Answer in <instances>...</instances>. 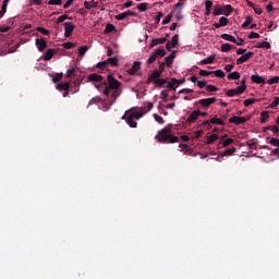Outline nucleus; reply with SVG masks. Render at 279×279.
<instances>
[{
	"label": "nucleus",
	"instance_id": "20",
	"mask_svg": "<svg viewBox=\"0 0 279 279\" xmlns=\"http://www.w3.org/2000/svg\"><path fill=\"white\" fill-rule=\"evenodd\" d=\"M57 90H69V88H71V84L64 82V83H59L57 86H56Z\"/></svg>",
	"mask_w": 279,
	"mask_h": 279
},
{
	"label": "nucleus",
	"instance_id": "24",
	"mask_svg": "<svg viewBox=\"0 0 279 279\" xmlns=\"http://www.w3.org/2000/svg\"><path fill=\"white\" fill-rule=\"evenodd\" d=\"M221 38L223 40H228V43H236V38H234V36L230 35V34H222Z\"/></svg>",
	"mask_w": 279,
	"mask_h": 279
},
{
	"label": "nucleus",
	"instance_id": "38",
	"mask_svg": "<svg viewBox=\"0 0 279 279\" xmlns=\"http://www.w3.org/2000/svg\"><path fill=\"white\" fill-rule=\"evenodd\" d=\"M155 84H156L157 88H161V86H165V84H167V80L159 78V80L156 81Z\"/></svg>",
	"mask_w": 279,
	"mask_h": 279
},
{
	"label": "nucleus",
	"instance_id": "22",
	"mask_svg": "<svg viewBox=\"0 0 279 279\" xmlns=\"http://www.w3.org/2000/svg\"><path fill=\"white\" fill-rule=\"evenodd\" d=\"M174 58H175V52H172L171 54L166 57L165 61H166L167 66H171L173 64Z\"/></svg>",
	"mask_w": 279,
	"mask_h": 279
},
{
	"label": "nucleus",
	"instance_id": "11",
	"mask_svg": "<svg viewBox=\"0 0 279 279\" xmlns=\"http://www.w3.org/2000/svg\"><path fill=\"white\" fill-rule=\"evenodd\" d=\"M161 75H162V74H160V72H157V71L155 70V71H153V73L148 76L146 83H147V84H151V82H153V84H155L156 81H157L159 77H161Z\"/></svg>",
	"mask_w": 279,
	"mask_h": 279
},
{
	"label": "nucleus",
	"instance_id": "57",
	"mask_svg": "<svg viewBox=\"0 0 279 279\" xmlns=\"http://www.w3.org/2000/svg\"><path fill=\"white\" fill-rule=\"evenodd\" d=\"M160 95L161 99H163V101H167V97H169V92L167 89H163L161 90Z\"/></svg>",
	"mask_w": 279,
	"mask_h": 279
},
{
	"label": "nucleus",
	"instance_id": "16",
	"mask_svg": "<svg viewBox=\"0 0 279 279\" xmlns=\"http://www.w3.org/2000/svg\"><path fill=\"white\" fill-rule=\"evenodd\" d=\"M165 43H167V37L153 39L151 43L149 44V47L154 48V47H156V45H165Z\"/></svg>",
	"mask_w": 279,
	"mask_h": 279
},
{
	"label": "nucleus",
	"instance_id": "29",
	"mask_svg": "<svg viewBox=\"0 0 279 279\" xmlns=\"http://www.w3.org/2000/svg\"><path fill=\"white\" fill-rule=\"evenodd\" d=\"M227 77L228 80H241V74L239 72H231Z\"/></svg>",
	"mask_w": 279,
	"mask_h": 279
},
{
	"label": "nucleus",
	"instance_id": "64",
	"mask_svg": "<svg viewBox=\"0 0 279 279\" xmlns=\"http://www.w3.org/2000/svg\"><path fill=\"white\" fill-rule=\"evenodd\" d=\"M205 8H206V10H210V8H213V1L206 0Z\"/></svg>",
	"mask_w": 279,
	"mask_h": 279
},
{
	"label": "nucleus",
	"instance_id": "62",
	"mask_svg": "<svg viewBox=\"0 0 279 279\" xmlns=\"http://www.w3.org/2000/svg\"><path fill=\"white\" fill-rule=\"evenodd\" d=\"M162 16H165V14H162V12H158L157 15H156V17H155V22H156V23H160V19H161Z\"/></svg>",
	"mask_w": 279,
	"mask_h": 279
},
{
	"label": "nucleus",
	"instance_id": "41",
	"mask_svg": "<svg viewBox=\"0 0 279 279\" xmlns=\"http://www.w3.org/2000/svg\"><path fill=\"white\" fill-rule=\"evenodd\" d=\"M220 14H223V8H221V7H215L214 15H215V16H220Z\"/></svg>",
	"mask_w": 279,
	"mask_h": 279
},
{
	"label": "nucleus",
	"instance_id": "56",
	"mask_svg": "<svg viewBox=\"0 0 279 279\" xmlns=\"http://www.w3.org/2000/svg\"><path fill=\"white\" fill-rule=\"evenodd\" d=\"M191 93H193V89L191 88H183L179 92L180 95H189Z\"/></svg>",
	"mask_w": 279,
	"mask_h": 279
},
{
	"label": "nucleus",
	"instance_id": "21",
	"mask_svg": "<svg viewBox=\"0 0 279 279\" xmlns=\"http://www.w3.org/2000/svg\"><path fill=\"white\" fill-rule=\"evenodd\" d=\"M216 54H211L206 59L199 61V64H213L215 62Z\"/></svg>",
	"mask_w": 279,
	"mask_h": 279
},
{
	"label": "nucleus",
	"instance_id": "15",
	"mask_svg": "<svg viewBox=\"0 0 279 279\" xmlns=\"http://www.w3.org/2000/svg\"><path fill=\"white\" fill-rule=\"evenodd\" d=\"M229 20L226 16H221L219 20V23H215L214 27H216V29H220V27H226V25H228Z\"/></svg>",
	"mask_w": 279,
	"mask_h": 279
},
{
	"label": "nucleus",
	"instance_id": "36",
	"mask_svg": "<svg viewBox=\"0 0 279 279\" xmlns=\"http://www.w3.org/2000/svg\"><path fill=\"white\" fill-rule=\"evenodd\" d=\"M210 123H213L215 125H225L223 121H221V119H219V118H211Z\"/></svg>",
	"mask_w": 279,
	"mask_h": 279
},
{
	"label": "nucleus",
	"instance_id": "4",
	"mask_svg": "<svg viewBox=\"0 0 279 279\" xmlns=\"http://www.w3.org/2000/svg\"><path fill=\"white\" fill-rule=\"evenodd\" d=\"M151 108H154V104L149 102L147 105V109L134 112V113L131 114V117L135 118L136 121H138V119H143V117H145V114H147V112H149L151 110Z\"/></svg>",
	"mask_w": 279,
	"mask_h": 279
},
{
	"label": "nucleus",
	"instance_id": "60",
	"mask_svg": "<svg viewBox=\"0 0 279 279\" xmlns=\"http://www.w3.org/2000/svg\"><path fill=\"white\" fill-rule=\"evenodd\" d=\"M279 104V97H276L272 102L269 105V108H276Z\"/></svg>",
	"mask_w": 279,
	"mask_h": 279
},
{
	"label": "nucleus",
	"instance_id": "12",
	"mask_svg": "<svg viewBox=\"0 0 279 279\" xmlns=\"http://www.w3.org/2000/svg\"><path fill=\"white\" fill-rule=\"evenodd\" d=\"M199 114H202V111L194 110L187 118V123H195L199 119Z\"/></svg>",
	"mask_w": 279,
	"mask_h": 279
},
{
	"label": "nucleus",
	"instance_id": "32",
	"mask_svg": "<svg viewBox=\"0 0 279 279\" xmlns=\"http://www.w3.org/2000/svg\"><path fill=\"white\" fill-rule=\"evenodd\" d=\"M231 49H232V45H230V44H223L220 47V51H222V53H227V51H230Z\"/></svg>",
	"mask_w": 279,
	"mask_h": 279
},
{
	"label": "nucleus",
	"instance_id": "17",
	"mask_svg": "<svg viewBox=\"0 0 279 279\" xmlns=\"http://www.w3.org/2000/svg\"><path fill=\"white\" fill-rule=\"evenodd\" d=\"M88 82H104V76L94 73V74H89L87 77Z\"/></svg>",
	"mask_w": 279,
	"mask_h": 279
},
{
	"label": "nucleus",
	"instance_id": "10",
	"mask_svg": "<svg viewBox=\"0 0 279 279\" xmlns=\"http://www.w3.org/2000/svg\"><path fill=\"white\" fill-rule=\"evenodd\" d=\"M245 121H247V119H245L244 117H236V116H233L229 119V123H234V125H241L245 123Z\"/></svg>",
	"mask_w": 279,
	"mask_h": 279
},
{
	"label": "nucleus",
	"instance_id": "54",
	"mask_svg": "<svg viewBox=\"0 0 279 279\" xmlns=\"http://www.w3.org/2000/svg\"><path fill=\"white\" fill-rule=\"evenodd\" d=\"M62 47H64V49H73V47H75V44L71 43V41H68V43H64L62 45Z\"/></svg>",
	"mask_w": 279,
	"mask_h": 279
},
{
	"label": "nucleus",
	"instance_id": "37",
	"mask_svg": "<svg viewBox=\"0 0 279 279\" xmlns=\"http://www.w3.org/2000/svg\"><path fill=\"white\" fill-rule=\"evenodd\" d=\"M232 143H234V140L232 138H227L225 141L220 142V145H222V147H228V145H232Z\"/></svg>",
	"mask_w": 279,
	"mask_h": 279
},
{
	"label": "nucleus",
	"instance_id": "40",
	"mask_svg": "<svg viewBox=\"0 0 279 279\" xmlns=\"http://www.w3.org/2000/svg\"><path fill=\"white\" fill-rule=\"evenodd\" d=\"M155 121H157V123H159L160 125H162L165 123V119L160 116H158L157 113L153 114Z\"/></svg>",
	"mask_w": 279,
	"mask_h": 279
},
{
	"label": "nucleus",
	"instance_id": "23",
	"mask_svg": "<svg viewBox=\"0 0 279 279\" xmlns=\"http://www.w3.org/2000/svg\"><path fill=\"white\" fill-rule=\"evenodd\" d=\"M134 117L133 116H129L126 118V123L128 125H130V128H136L138 125V123H136V121H134Z\"/></svg>",
	"mask_w": 279,
	"mask_h": 279
},
{
	"label": "nucleus",
	"instance_id": "7",
	"mask_svg": "<svg viewBox=\"0 0 279 279\" xmlns=\"http://www.w3.org/2000/svg\"><path fill=\"white\" fill-rule=\"evenodd\" d=\"M35 45H36L38 51H45V49H47V39H45V38H37L35 40Z\"/></svg>",
	"mask_w": 279,
	"mask_h": 279
},
{
	"label": "nucleus",
	"instance_id": "43",
	"mask_svg": "<svg viewBox=\"0 0 279 279\" xmlns=\"http://www.w3.org/2000/svg\"><path fill=\"white\" fill-rule=\"evenodd\" d=\"M64 21H71V17H69V15L64 14V15H60L58 17L57 23H64Z\"/></svg>",
	"mask_w": 279,
	"mask_h": 279
},
{
	"label": "nucleus",
	"instance_id": "2",
	"mask_svg": "<svg viewBox=\"0 0 279 279\" xmlns=\"http://www.w3.org/2000/svg\"><path fill=\"white\" fill-rule=\"evenodd\" d=\"M155 138L158 143H178V136L171 135V129L169 128L158 131Z\"/></svg>",
	"mask_w": 279,
	"mask_h": 279
},
{
	"label": "nucleus",
	"instance_id": "18",
	"mask_svg": "<svg viewBox=\"0 0 279 279\" xmlns=\"http://www.w3.org/2000/svg\"><path fill=\"white\" fill-rule=\"evenodd\" d=\"M251 81L254 82V84H265V77L258 74H253L251 76Z\"/></svg>",
	"mask_w": 279,
	"mask_h": 279
},
{
	"label": "nucleus",
	"instance_id": "9",
	"mask_svg": "<svg viewBox=\"0 0 279 279\" xmlns=\"http://www.w3.org/2000/svg\"><path fill=\"white\" fill-rule=\"evenodd\" d=\"M141 71V61H135L131 69L128 70L129 75H136Z\"/></svg>",
	"mask_w": 279,
	"mask_h": 279
},
{
	"label": "nucleus",
	"instance_id": "26",
	"mask_svg": "<svg viewBox=\"0 0 279 279\" xmlns=\"http://www.w3.org/2000/svg\"><path fill=\"white\" fill-rule=\"evenodd\" d=\"M53 49H49L45 54H44V60L45 62H48V60H51L53 58Z\"/></svg>",
	"mask_w": 279,
	"mask_h": 279
},
{
	"label": "nucleus",
	"instance_id": "6",
	"mask_svg": "<svg viewBox=\"0 0 279 279\" xmlns=\"http://www.w3.org/2000/svg\"><path fill=\"white\" fill-rule=\"evenodd\" d=\"M64 36L65 38H71V34H73V31L75 29V25L71 22H65L64 24Z\"/></svg>",
	"mask_w": 279,
	"mask_h": 279
},
{
	"label": "nucleus",
	"instance_id": "34",
	"mask_svg": "<svg viewBox=\"0 0 279 279\" xmlns=\"http://www.w3.org/2000/svg\"><path fill=\"white\" fill-rule=\"evenodd\" d=\"M258 49H271V44H269L268 41H264L259 45H257Z\"/></svg>",
	"mask_w": 279,
	"mask_h": 279
},
{
	"label": "nucleus",
	"instance_id": "33",
	"mask_svg": "<svg viewBox=\"0 0 279 279\" xmlns=\"http://www.w3.org/2000/svg\"><path fill=\"white\" fill-rule=\"evenodd\" d=\"M267 119H269V111H263L260 113V123H265V121H267Z\"/></svg>",
	"mask_w": 279,
	"mask_h": 279
},
{
	"label": "nucleus",
	"instance_id": "30",
	"mask_svg": "<svg viewBox=\"0 0 279 279\" xmlns=\"http://www.w3.org/2000/svg\"><path fill=\"white\" fill-rule=\"evenodd\" d=\"M107 64H112V66H117L119 64V59L117 57L108 58L106 60Z\"/></svg>",
	"mask_w": 279,
	"mask_h": 279
},
{
	"label": "nucleus",
	"instance_id": "28",
	"mask_svg": "<svg viewBox=\"0 0 279 279\" xmlns=\"http://www.w3.org/2000/svg\"><path fill=\"white\" fill-rule=\"evenodd\" d=\"M217 138H219L218 134H211V135L207 136V145H213V143H215V141H217Z\"/></svg>",
	"mask_w": 279,
	"mask_h": 279
},
{
	"label": "nucleus",
	"instance_id": "59",
	"mask_svg": "<svg viewBox=\"0 0 279 279\" xmlns=\"http://www.w3.org/2000/svg\"><path fill=\"white\" fill-rule=\"evenodd\" d=\"M73 73H75V68H71L66 71L65 73V77L69 78L71 77V75H73Z\"/></svg>",
	"mask_w": 279,
	"mask_h": 279
},
{
	"label": "nucleus",
	"instance_id": "49",
	"mask_svg": "<svg viewBox=\"0 0 279 279\" xmlns=\"http://www.w3.org/2000/svg\"><path fill=\"white\" fill-rule=\"evenodd\" d=\"M37 32H39V34H43L44 36H49V31L45 27H37Z\"/></svg>",
	"mask_w": 279,
	"mask_h": 279
},
{
	"label": "nucleus",
	"instance_id": "27",
	"mask_svg": "<svg viewBox=\"0 0 279 279\" xmlns=\"http://www.w3.org/2000/svg\"><path fill=\"white\" fill-rule=\"evenodd\" d=\"M178 82V78H171L170 82H166L167 88H170L171 90H175V83Z\"/></svg>",
	"mask_w": 279,
	"mask_h": 279
},
{
	"label": "nucleus",
	"instance_id": "45",
	"mask_svg": "<svg viewBox=\"0 0 279 279\" xmlns=\"http://www.w3.org/2000/svg\"><path fill=\"white\" fill-rule=\"evenodd\" d=\"M63 73H57L53 77H52V82L54 83V84H57V82H60V80H62V77H63Z\"/></svg>",
	"mask_w": 279,
	"mask_h": 279
},
{
	"label": "nucleus",
	"instance_id": "3",
	"mask_svg": "<svg viewBox=\"0 0 279 279\" xmlns=\"http://www.w3.org/2000/svg\"><path fill=\"white\" fill-rule=\"evenodd\" d=\"M163 56H167V51L165 50V48L159 47L155 49L147 59V64H154V62H156L158 58H163Z\"/></svg>",
	"mask_w": 279,
	"mask_h": 279
},
{
	"label": "nucleus",
	"instance_id": "14",
	"mask_svg": "<svg viewBox=\"0 0 279 279\" xmlns=\"http://www.w3.org/2000/svg\"><path fill=\"white\" fill-rule=\"evenodd\" d=\"M217 101V98L211 97V98H203L199 100L201 106H204L205 108H208V106H213Z\"/></svg>",
	"mask_w": 279,
	"mask_h": 279
},
{
	"label": "nucleus",
	"instance_id": "42",
	"mask_svg": "<svg viewBox=\"0 0 279 279\" xmlns=\"http://www.w3.org/2000/svg\"><path fill=\"white\" fill-rule=\"evenodd\" d=\"M124 19H128V12L126 11L116 15L117 21H124Z\"/></svg>",
	"mask_w": 279,
	"mask_h": 279
},
{
	"label": "nucleus",
	"instance_id": "52",
	"mask_svg": "<svg viewBox=\"0 0 279 279\" xmlns=\"http://www.w3.org/2000/svg\"><path fill=\"white\" fill-rule=\"evenodd\" d=\"M206 90L208 92V93H217V87L215 86V85H207L206 86Z\"/></svg>",
	"mask_w": 279,
	"mask_h": 279
},
{
	"label": "nucleus",
	"instance_id": "58",
	"mask_svg": "<svg viewBox=\"0 0 279 279\" xmlns=\"http://www.w3.org/2000/svg\"><path fill=\"white\" fill-rule=\"evenodd\" d=\"M269 144L272 145L274 147H279V140L278 138H271L269 141Z\"/></svg>",
	"mask_w": 279,
	"mask_h": 279
},
{
	"label": "nucleus",
	"instance_id": "47",
	"mask_svg": "<svg viewBox=\"0 0 279 279\" xmlns=\"http://www.w3.org/2000/svg\"><path fill=\"white\" fill-rule=\"evenodd\" d=\"M199 75H201L202 77H208V75H213V71L201 70V71H199Z\"/></svg>",
	"mask_w": 279,
	"mask_h": 279
},
{
	"label": "nucleus",
	"instance_id": "46",
	"mask_svg": "<svg viewBox=\"0 0 279 279\" xmlns=\"http://www.w3.org/2000/svg\"><path fill=\"white\" fill-rule=\"evenodd\" d=\"M116 27L113 24H107L105 28L106 34H110V32H114Z\"/></svg>",
	"mask_w": 279,
	"mask_h": 279
},
{
	"label": "nucleus",
	"instance_id": "63",
	"mask_svg": "<svg viewBox=\"0 0 279 279\" xmlns=\"http://www.w3.org/2000/svg\"><path fill=\"white\" fill-rule=\"evenodd\" d=\"M155 71H157V73H159V74L162 75V73H163V71H165V63H161V64L159 65L158 70H155Z\"/></svg>",
	"mask_w": 279,
	"mask_h": 279
},
{
	"label": "nucleus",
	"instance_id": "51",
	"mask_svg": "<svg viewBox=\"0 0 279 279\" xmlns=\"http://www.w3.org/2000/svg\"><path fill=\"white\" fill-rule=\"evenodd\" d=\"M173 14H168L163 21H162V25H168V23H171V19H172Z\"/></svg>",
	"mask_w": 279,
	"mask_h": 279
},
{
	"label": "nucleus",
	"instance_id": "39",
	"mask_svg": "<svg viewBox=\"0 0 279 279\" xmlns=\"http://www.w3.org/2000/svg\"><path fill=\"white\" fill-rule=\"evenodd\" d=\"M256 101H258V99L248 98V99L244 100V106H246V107L252 106V104H256Z\"/></svg>",
	"mask_w": 279,
	"mask_h": 279
},
{
	"label": "nucleus",
	"instance_id": "19",
	"mask_svg": "<svg viewBox=\"0 0 279 279\" xmlns=\"http://www.w3.org/2000/svg\"><path fill=\"white\" fill-rule=\"evenodd\" d=\"M233 12L234 9L230 4H227L222 8V14H225V16H230V14H232Z\"/></svg>",
	"mask_w": 279,
	"mask_h": 279
},
{
	"label": "nucleus",
	"instance_id": "31",
	"mask_svg": "<svg viewBox=\"0 0 279 279\" xmlns=\"http://www.w3.org/2000/svg\"><path fill=\"white\" fill-rule=\"evenodd\" d=\"M211 75H215L216 77H226V72H223V70H216L211 71Z\"/></svg>",
	"mask_w": 279,
	"mask_h": 279
},
{
	"label": "nucleus",
	"instance_id": "53",
	"mask_svg": "<svg viewBox=\"0 0 279 279\" xmlns=\"http://www.w3.org/2000/svg\"><path fill=\"white\" fill-rule=\"evenodd\" d=\"M267 130H269L270 132H274V134H278L279 132L278 125H270L267 128Z\"/></svg>",
	"mask_w": 279,
	"mask_h": 279
},
{
	"label": "nucleus",
	"instance_id": "35",
	"mask_svg": "<svg viewBox=\"0 0 279 279\" xmlns=\"http://www.w3.org/2000/svg\"><path fill=\"white\" fill-rule=\"evenodd\" d=\"M279 82V76H274L270 80L266 81V84H268L269 86L274 85V84H278Z\"/></svg>",
	"mask_w": 279,
	"mask_h": 279
},
{
	"label": "nucleus",
	"instance_id": "5",
	"mask_svg": "<svg viewBox=\"0 0 279 279\" xmlns=\"http://www.w3.org/2000/svg\"><path fill=\"white\" fill-rule=\"evenodd\" d=\"M180 41V36L175 34L170 41L166 44V49L171 51V49L178 47V43Z\"/></svg>",
	"mask_w": 279,
	"mask_h": 279
},
{
	"label": "nucleus",
	"instance_id": "50",
	"mask_svg": "<svg viewBox=\"0 0 279 279\" xmlns=\"http://www.w3.org/2000/svg\"><path fill=\"white\" fill-rule=\"evenodd\" d=\"M252 16H246L245 22L242 24V27L245 29V27H247L252 23Z\"/></svg>",
	"mask_w": 279,
	"mask_h": 279
},
{
	"label": "nucleus",
	"instance_id": "61",
	"mask_svg": "<svg viewBox=\"0 0 279 279\" xmlns=\"http://www.w3.org/2000/svg\"><path fill=\"white\" fill-rule=\"evenodd\" d=\"M248 38L252 39V38H260V35L256 32H251L250 35H248Z\"/></svg>",
	"mask_w": 279,
	"mask_h": 279
},
{
	"label": "nucleus",
	"instance_id": "25",
	"mask_svg": "<svg viewBox=\"0 0 279 279\" xmlns=\"http://www.w3.org/2000/svg\"><path fill=\"white\" fill-rule=\"evenodd\" d=\"M234 151H236V148H235V147L228 148V149H226L225 151H222V153L220 154V156H222V157L232 156V154H234Z\"/></svg>",
	"mask_w": 279,
	"mask_h": 279
},
{
	"label": "nucleus",
	"instance_id": "48",
	"mask_svg": "<svg viewBox=\"0 0 279 279\" xmlns=\"http://www.w3.org/2000/svg\"><path fill=\"white\" fill-rule=\"evenodd\" d=\"M86 51H88V46H82L78 48L80 56H85Z\"/></svg>",
	"mask_w": 279,
	"mask_h": 279
},
{
	"label": "nucleus",
	"instance_id": "8",
	"mask_svg": "<svg viewBox=\"0 0 279 279\" xmlns=\"http://www.w3.org/2000/svg\"><path fill=\"white\" fill-rule=\"evenodd\" d=\"M244 93V87H236L234 89H229L226 95L227 97H234L236 95H243Z\"/></svg>",
	"mask_w": 279,
	"mask_h": 279
},
{
	"label": "nucleus",
	"instance_id": "1",
	"mask_svg": "<svg viewBox=\"0 0 279 279\" xmlns=\"http://www.w3.org/2000/svg\"><path fill=\"white\" fill-rule=\"evenodd\" d=\"M108 80V85L104 89V95L106 97H110V95L113 97V100L110 102V106H112L116 101L117 98L121 96V82H119L112 74H108L107 76Z\"/></svg>",
	"mask_w": 279,
	"mask_h": 279
},
{
	"label": "nucleus",
	"instance_id": "55",
	"mask_svg": "<svg viewBox=\"0 0 279 279\" xmlns=\"http://www.w3.org/2000/svg\"><path fill=\"white\" fill-rule=\"evenodd\" d=\"M48 5H62V0H49Z\"/></svg>",
	"mask_w": 279,
	"mask_h": 279
},
{
	"label": "nucleus",
	"instance_id": "13",
	"mask_svg": "<svg viewBox=\"0 0 279 279\" xmlns=\"http://www.w3.org/2000/svg\"><path fill=\"white\" fill-rule=\"evenodd\" d=\"M253 56H254V52L252 51L246 52L245 54H242L240 58H238L236 64H243V62H247V60H250V58H252Z\"/></svg>",
	"mask_w": 279,
	"mask_h": 279
},
{
	"label": "nucleus",
	"instance_id": "44",
	"mask_svg": "<svg viewBox=\"0 0 279 279\" xmlns=\"http://www.w3.org/2000/svg\"><path fill=\"white\" fill-rule=\"evenodd\" d=\"M137 10H140V12H146L147 11V3L143 2L137 4Z\"/></svg>",
	"mask_w": 279,
	"mask_h": 279
}]
</instances>
